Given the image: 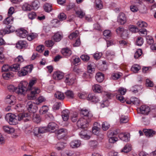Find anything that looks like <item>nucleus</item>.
Instances as JSON below:
<instances>
[{
    "mask_svg": "<svg viewBox=\"0 0 156 156\" xmlns=\"http://www.w3.org/2000/svg\"><path fill=\"white\" fill-rule=\"evenodd\" d=\"M79 33L77 30L75 31V32L71 34L69 36V37L70 39H73L76 38L78 35Z\"/></svg>",
    "mask_w": 156,
    "mask_h": 156,
    "instance_id": "nucleus-44",
    "label": "nucleus"
},
{
    "mask_svg": "<svg viewBox=\"0 0 156 156\" xmlns=\"http://www.w3.org/2000/svg\"><path fill=\"white\" fill-rule=\"evenodd\" d=\"M5 119L10 125H16L17 123L16 115L14 114L11 113L7 114Z\"/></svg>",
    "mask_w": 156,
    "mask_h": 156,
    "instance_id": "nucleus-4",
    "label": "nucleus"
},
{
    "mask_svg": "<svg viewBox=\"0 0 156 156\" xmlns=\"http://www.w3.org/2000/svg\"><path fill=\"white\" fill-rule=\"evenodd\" d=\"M102 55V53L98 52H96L94 55L93 57L96 60H98L100 59Z\"/></svg>",
    "mask_w": 156,
    "mask_h": 156,
    "instance_id": "nucleus-54",
    "label": "nucleus"
},
{
    "mask_svg": "<svg viewBox=\"0 0 156 156\" xmlns=\"http://www.w3.org/2000/svg\"><path fill=\"white\" fill-rule=\"evenodd\" d=\"M37 36V34L36 33H31L27 36V39L29 41H31L36 38Z\"/></svg>",
    "mask_w": 156,
    "mask_h": 156,
    "instance_id": "nucleus-36",
    "label": "nucleus"
},
{
    "mask_svg": "<svg viewBox=\"0 0 156 156\" xmlns=\"http://www.w3.org/2000/svg\"><path fill=\"white\" fill-rule=\"evenodd\" d=\"M80 57L84 62H87L90 59V57L88 55H81Z\"/></svg>",
    "mask_w": 156,
    "mask_h": 156,
    "instance_id": "nucleus-56",
    "label": "nucleus"
},
{
    "mask_svg": "<svg viewBox=\"0 0 156 156\" xmlns=\"http://www.w3.org/2000/svg\"><path fill=\"white\" fill-rule=\"evenodd\" d=\"M36 16V13L34 12H31L28 14L29 18L31 20L34 19Z\"/></svg>",
    "mask_w": 156,
    "mask_h": 156,
    "instance_id": "nucleus-60",
    "label": "nucleus"
},
{
    "mask_svg": "<svg viewBox=\"0 0 156 156\" xmlns=\"http://www.w3.org/2000/svg\"><path fill=\"white\" fill-rule=\"evenodd\" d=\"M70 147L73 148H76L79 147L81 144L80 141L78 140H73L70 143Z\"/></svg>",
    "mask_w": 156,
    "mask_h": 156,
    "instance_id": "nucleus-21",
    "label": "nucleus"
},
{
    "mask_svg": "<svg viewBox=\"0 0 156 156\" xmlns=\"http://www.w3.org/2000/svg\"><path fill=\"white\" fill-rule=\"evenodd\" d=\"M87 99L95 103L99 101L98 97L94 94H89L87 97Z\"/></svg>",
    "mask_w": 156,
    "mask_h": 156,
    "instance_id": "nucleus-23",
    "label": "nucleus"
},
{
    "mask_svg": "<svg viewBox=\"0 0 156 156\" xmlns=\"http://www.w3.org/2000/svg\"><path fill=\"white\" fill-rule=\"evenodd\" d=\"M94 71V69H88L87 73H84L83 74V76L85 77H86V76H89V74L93 73Z\"/></svg>",
    "mask_w": 156,
    "mask_h": 156,
    "instance_id": "nucleus-55",
    "label": "nucleus"
},
{
    "mask_svg": "<svg viewBox=\"0 0 156 156\" xmlns=\"http://www.w3.org/2000/svg\"><path fill=\"white\" fill-rule=\"evenodd\" d=\"M61 52L62 54L66 57L69 56L72 53L71 51L68 48L62 49Z\"/></svg>",
    "mask_w": 156,
    "mask_h": 156,
    "instance_id": "nucleus-26",
    "label": "nucleus"
},
{
    "mask_svg": "<svg viewBox=\"0 0 156 156\" xmlns=\"http://www.w3.org/2000/svg\"><path fill=\"white\" fill-rule=\"evenodd\" d=\"M48 128L49 131H55L58 128V125L54 122H50L48 125Z\"/></svg>",
    "mask_w": 156,
    "mask_h": 156,
    "instance_id": "nucleus-27",
    "label": "nucleus"
},
{
    "mask_svg": "<svg viewBox=\"0 0 156 156\" xmlns=\"http://www.w3.org/2000/svg\"><path fill=\"white\" fill-rule=\"evenodd\" d=\"M28 44L25 41H19L16 44V47L19 49H25L28 46Z\"/></svg>",
    "mask_w": 156,
    "mask_h": 156,
    "instance_id": "nucleus-12",
    "label": "nucleus"
},
{
    "mask_svg": "<svg viewBox=\"0 0 156 156\" xmlns=\"http://www.w3.org/2000/svg\"><path fill=\"white\" fill-rule=\"evenodd\" d=\"M36 104L35 102L33 103L31 101H29L27 102V107L29 112L34 113L36 112L37 109V107Z\"/></svg>",
    "mask_w": 156,
    "mask_h": 156,
    "instance_id": "nucleus-6",
    "label": "nucleus"
},
{
    "mask_svg": "<svg viewBox=\"0 0 156 156\" xmlns=\"http://www.w3.org/2000/svg\"><path fill=\"white\" fill-rule=\"evenodd\" d=\"M142 54V50L141 49H139L135 52L134 55V57L135 58H138Z\"/></svg>",
    "mask_w": 156,
    "mask_h": 156,
    "instance_id": "nucleus-48",
    "label": "nucleus"
},
{
    "mask_svg": "<svg viewBox=\"0 0 156 156\" xmlns=\"http://www.w3.org/2000/svg\"><path fill=\"white\" fill-rule=\"evenodd\" d=\"M46 101L45 98L43 96L39 97L35 101V103L37 105H39L41 103Z\"/></svg>",
    "mask_w": 156,
    "mask_h": 156,
    "instance_id": "nucleus-37",
    "label": "nucleus"
},
{
    "mask_svg": "<svg viewBox=\"0 0 156 156\" xmlns=\"http://www.w3.org/2000/svg\"><path fill=\"white\" fill-rule=\"evenodd\" d=\"M127 21V18L123 12H120L117 17V22L121 25H124Z\"/></svg>",
    "mask_w": 156,
    "mask_h": 156,
    "instance_id": "nucleus-7",
    "label": "nucleus"
},
{
    "mask_svg": "<svg viewBox=\"0 0 156 156\" xmlns=\"http://www.w3.org/2000/svg\"><path fill=\"white\" fill-rule=\"evenodd\" d=\"M139 84L133 86L131 89V90L133 92L136 93L141 88Z\"/></svg>",
    "mask_w": 156,
    "mask_h": 156,
    "instance_id": "nucleus-42",
    "label": "nucleus"
},
{
    "mask_svg": "<svg viewBox=\"0 0 156 156\" xmlns=\"http://www.w3.org/2000/svg\"><path fill=\"white\" fill-rule=\"evenodd\" d=\"M104 78V75L102 73L99 72L97 73L96 76V79L99 82H102Z\"/></svg>",
    "mask_w": 156,
    "mask_h": 156,
    "instance_id": "nucleus-30",
    "label": "nucleus"
},
{
    "mask_svg": "<svg viewBox=\"0 0 156 156\" xmlns=\"http://www.w3.org/2000/svg\"><path fill=\"white\" fill-rule=\"evenodd\" d=\"M24 59L22 56L19 55L14 60L15 63L11 66H9L8 65H4L2 67V68H19L20 67L21 63L23 62Z\"/></svg>",
    "mask_w": 156,
    "mask_h": 156,
    "instance_id": "nucleus-3",
    "label": "nucleus"
},
{
    "mask_svg": "<svg viewBox=\"0 0 156 156\" xmlns=\"http://www.w3.org/2000/svg\"><path fill=\"white\" fill-rule=\"evenodd\" d=\"M93 91L95 92L100 93L102 92V88L99 85L96 84L94 85L92 87Z\"/></svg>",
    "mask_w": 156,
    "mask_h": 156,
    "instance_id": "nucleus-29",
    "label": "nucleus"
},
{
    "mask_svg": "<svg viewBox=\"0 0 156 156\" xmlns=\"http://www.w3.org/2000/svg\"><path fill=\"white\" fill-rule=\"evenodd\" d=\"M120 76L119 73H115L112 74L111 77L112 79L116 80L119 78Z\"/></svg>",
    "mask_w": 156,
    "mask_h": 156,
    "instance_id": "nucleus-63",
    "label": "nucleus"
},
{
    "mask_svg": "<svg viewBox=\"0 0 156 156\" xmlns=\"http://www.w3.org/2000/svg\"><path fill=\"white\" fill-rule=\"evenodd\" d=\"M143 38L140 37H138L136 41V44L137 45L140 46L143 44Z\"/></svg>",
    "mask_w": 156,
    "mask_h": 156,
    "instance_id": "nucleus-49",
    "label": "nucleus"
},
{
    "mask_svg": "<svg viewBox=\"0 0 156 156\" xmlns=\"http://www.w3.org/2000/svg\"><path fill=\"white\" fill-rule=\"evenodd\" d=\"M47 131L46 127H41L38 128H36L34 129V132L35 135L38 133H42L46 132Z\"/></svg>",
    "mask_w": 156,
    "mask_h": 156,
    "instance_id": "nucleus-14",
    "label": "nucleus"
},
{
    "mask_svg": "<svg viewBox=\"0 0 156 156\" xmlns=\"http://www.w3.org/2000/svg\"><path fill=\"white\" fill-rule=\"evenodd\" d=\"M146 39L147 43L149 44H152L154 42L153 38L151 36H146Z\"/></svg>",
    "mask_w": 156,
    "mask_h": 156,
    "instance_id": "nucleus-52",
    "label": "nucleus"
},
{
    "mask_svg": "<svg viewBox=\"0 0 156 156\" xmlns=\"http://www.w3.org/2000/svg\"><path fill=\"white\" fill-rule=\"evenodd\" d=\"M17 32V35L23 38L26 37L28 34L27 31L23 28H21L20 30H18Z\"/></svg>",
    "mask_w": 156,
    "mask_h": 156,
    "instance_id": "nucleus-16",
    "label": "nucleus"
},
{
    "mask_svg": "<svg viewBox=\"0 0 156 156\" xmlns=\"http://www.w3.org/2000/svg\"><path fill=\"white\" fill-rule=\"evenodd\" d=\"M65 94L66 97L68 98L73 99L74 98V94L72 91L68 90L65 93Z\"/></svg>",
    "mask_w": 156,
    "mask_h": 156,
    "instance_id": "nucleus-32",
    "label": "nucleus"
},
{
    "mask_svg": "<svg viewBox=\"0 0 156 156\" xmlns=\"http://www.w3.org/2000/svg\"><path fill=\"white\" fill-rule=\"evenodd\" d=\"M27 82L22 81L19 84L18 88L15 87L13 85H10L8 86V89L11 92L15 91L18 94L24 95L27 91Z\"/></svg>",
    "mask_w": 156,
    "mask_h": 156,
    "instance_id": "nucleus-2",
    "label": "nucleus"
},
{
    "mask_svg": "<svg viewBox=\"0 0 156 156\" xmlns=\"http://www.w3.org/2000/svg\"><path fill=\"white\" fill-rule=\"evenodd\" d=\"M48 110V108L47 106L44 105L41 108L40 111L42 112V113L44 114Z\"/></svg>",
    "mask_w": 156,
    "mask_h": 156,
    "instance_id": "nucleus-58",
    "label": "nucleus"
},
{
    "mask_svg": "<svg viewBox=\"0 0 156 156\" xmlns=\"http://www.w3.org/2000/svg\"><path fill=\"white\" fill-rule=\"evenodd\" d=\"M65 82L68 85L73 84L75 81V78L73 77V75L72 74H69L65 76Z\"/></svg>",
    "mask_w": 156,
    "mask_h": 156,
    "instance_id": "nucleus-10",
    "label": "nucleus"
},
{
    "mask_svg": "<svg viewBox=\"0 0 156 156\" xmlns=\"http://www.w3.org/2000/svg\"><path fill=\"white\" fill-rule=\"evenodd\" d=\"M131 100L133 104L136 105H139L140 103V100L138 98L135 97H131Z\"/></svg>",
    "mask_w": 156,
    "mask_h": 156,
    "instance_id": "nucleus-46",
    "label": "nucleus"
},
{
    "mask_svg": "<svg viewBox=\"0 0 156 156\" xmlns=\"http://www.w3.org/2000/svg\"><path fill=\"white\" fill-rule=\"evenodd\" d=\"M55 96L56 98L60 100H62L65 98L64 94L60 92H57L55 94Z\"/></svg>",
    "mask_w": 156,
    "mask_h": 156,
    "instance_id": "nucleus-33",
    "label": "nucleus"
},
{
    "mask_svg": "<svg viewBox=\"0 0 156 156\" xmlns=\"http://www.w3.org/2000/svg\"><path fill=\"white\" fill-rule=\"evenodd\" d=\"M136 24L140 27H146L147 26V23L142 21H138L137 23Z\"/></svg>",
    "mask_w": 156,
    "mask_h": 156,
    "instance_id": "nucleus-43",
    "label": "nucleus"
},
{
    "mask_svg": "<svg viewBox=\"0 0 156 156\" xmlns=\"http://www.w3.org/2000/svg\"><path fill=\"white\" fill-rule=\"evenodd\" d=\"M69 111L68 109L63 110L62 112V117L64 121H67L69 117Z\"/></svg>",
    "mask_w": 156,
    "mask_h": 156,
    "instance_id": "nucleus-24",
    "label": "nucleus"
},
{
    "mask_svg": "<svg viewBox=\"0 0 156 156\" xmlns=\"http://www.w3.org/2000/svg\"><path fill=\"white\" fill-rule=\"evenodd\" d=\"M106 55L108 58L111 57L113 58L115 55L114 52L112 50H108L106 52Z\"/></svg>",
    "mask_w": 156,
    "mask_h": 156,
    "instance_id": "nucleus-39",
    "label": "nucleus"
},
{
    "mask_svg": "<svg viewBox=\"0 0 156 156\" xmlns=\"http://www.w3.org/2000/svg\"><path fill=\"white\" fill-rule=\"evenodd\" d=\"M46 45L47 47H52L54 45V43L52 40H48L45 41Z\"/></svg>",
    "mask_w": 156,
    "mask_h": 156,
    "instance_id": "nucleus-64",
    "label": "nucleus"
},
{
    "mask_svg": "<svg viewBox=\"0 0 156 156\" xmlns=\"http://www.w3.org/2000/svg\"><path fill=\"white\" fill-rule=\"evenodd\" d=\"M64 76V73L60 71L54 72L53 76L56 80H60L62 79Z\"/></svg>",
    "mask_w": 156,
    "mask_h": 156,
    "instance_id": "nucleus-17",
    "label": "nucleus"
},
{
    "mask_svg": "<svg viewBox=\"0 0 156 156\" xmlns=\"http://www.w3.org/2000/svg\"><path fill=\"white\" fill-rule=\"evenodd\" d=\"M58 18L60 21H63L66 19V16L64 13H60L58 16Z\"/></svg>",
    "mask_w": 156,
    "mask_h": 156,
    "instance_id": "nucleus-57",
    "label": "nucleus"
},
{
    "mask_svg": "<svg viewBox=\"0 0 156 156\" xmlns=\"http://www.w3.org/2000/svg\"><path fill=\"white\" fill-rule=\"evenodd\" d=\"M44 49V47L43 45H40L37 47L36 48V51L38 52L41 53Z\"/></svg>",
    "mask_w": 156,
    "mask_h": 156,
    "instance_id": "nucleus-62",
    "label": "nucleus"
},
{
    "mask_svg": "<svg viewBox=\"0 0 156 156\" xmlns=\"http://www.w3.org/2000/svg\"><path fill=\"white\" fill-rule=\"evenodd\" d=\"M30 114L28 113L20 114L17 115H16L17 122L18 121L23 120L24 121L26 122L29 120L28 118L30 116Z\"/></svg>",
    "mask_w": 156,
    "mask_h": 156,
    "instance_id": "nucleus-8",
    "label": "nucleus"
},
{
    "mask_svg": "<svg viewBox=\"0 0 156 156\" xmlns=\"http://www.w3.org/2000/svg\"><path fill=\"white\" fill-rule=\"evenodd\" d=\"M5 101L8 104L13 105L16 102V97L13 95H8L6 98Z\"/></svg>",
    "mask_w": 156,
    "mask_h": 156,
    "instance_id": "nucleus-13",
    "label": "nucleus"
},
{
    "mask_svg": "<svg viewBox=\"0 0 156 156\" xmlns=\"http://www.w3.org/2000/svg\"><path fill=\"white\" fill-rule=\"evenodd\" d=\"M6 30L5 29H2L0 31V34L1 35H3L6 34H8L10 33V32L9 30Z\"/></svg>",
    "mask_w": 156,
    "mask_h": 156,
    "instance_id": "nucleus-59",
    "label": "nucleus"
},
{
    "mask_svg": "<svg viewBox=\"0 0 156 156\" xmlns=\"http://www.w3.org/2000/svg\"><path fill=\"white\" fill-rule=\"evenodd\" d=\"M18 71V75L19 76H24L27 75L28 73L27 70L25 69H19V70H16V71Z\"/></svg>",
    "mask_w": 156,
    "mask_h": 156,
    "instance_id": "nucleus-31",
    "label": "nucleus"
},
{
    "mask_svg": "<svg viewBox=\"0 0 156 156\" xmlns=\"http://www.w3.org/2000/svg\"><path fill=\"white\" fill-rule=\"evenodd\" d=\"M119 136L121 140L124 141L128 142L129 140L130 136L128 133H120L119 135Z\"/></svg>",
    "mask_w": 156,
    "mask_h": 156,
    "instance_id": "nucleus-19",
    "label": "nucleus"
},
{
    "mask_svg": "<svg viewBox=\"0 0 156 156\" xmlns=\"http://www.w3.org/2000/svg\"><path fill=\"white\" fill-rule=\"evenodd\" d=\"M4 131L8 133H13L15 131V129L12 127H9L7 126H4L3 127Z\"/></svg>",
    "mask_w": 156,
    "mask_h": 156,
    "instance_id": "nucleus-28",
    "label": "nucleus"
},
{
    "mask_svg": "<svg viewBox=\"0 0 156 156\" xmlns=\"http://www.w3.org/2000/svg\"><path fill=\"white\" fill-rule=\"evenodd\" d=\"M89 132V131H87V130L83 129L80 132L79 135L82 138L88 139L90 137V136L88 135Z\"/></svg>",
    "mask_w": 156,
    "mask_h": 156,
    "instance_id": "nucleus-20",
    "label": "nucleus"
},
{
    "mask_svg": "<svg viewBox=\"0 0 156 156\" xmlns=\"http://www.w3.org/2000/svg\"><path fill=\"white\" fill-rule=\"evenodd\" d=\"M76 13L78 17L80 18H82L85 16V13L80 9L76 11Z\"/></svg>",
    "mask_w": 156,
    "mask_h": 156,
    "instance_id": "nucleus-40",
    "label": "nucleus"
},
{
    "mask_svg": "<svg viewBox=\"0 0 156 156\" xmlns=\"http://www.w3.org/2000/svg\"><path fill=\"white\" fill-rule=\"evenodd\" d=\"M129 121L128 117L126 116L122 115L120 119L121 123H126Z\"/></svg>",
    "mask_w": 156,
    "mask_h": 156,
    "instance_id": "nucleus-45",
    "label": "nucleus"
},
{
    "mask_svg": "<svg viewBox=\"0 0 156 156\" xmlns=\"http://www.w3.org/2000/svg\"><path fill=\"white\" fill-rule=\"evenodd\" d=\"M89 121V120L86 118H81L77 121V125L79 128H85L87 127V124Z\"/></svg>",
    "mask_w": 156,
    "mask_h": 156,
    "instance_id": "nucleus-5",
    "label": "nucleus"
},
{
    "mask_svg": "<svg viewBox=\"0 0 156 156\" xmlns=\"http://www.w3.org/2000/svg\"><path fill=\"white\" fill-rule=\"evenodd\" d=\"M146 85L147 87H152L153 86V82L149 79L146 80Z\"/></svg>",
    "mask_w": 156,
    "mask_h": 156,
    "instance_id": "nucleus-61",
    "label": "nucleus"
},
{
    "mask_svg": "<svg viewBox=\"0 0 156 156\" xmlns=\"http://www.w3.org/2000/svg\"><path fill=\"white\" fill-rule=\"evenodd\" d=\"M37 79L35 78L30 80L29 83L27 88V91L30 90V93L27 95V98L29 100H34L36 98L37 94L40 92L41 90L37 87H33V86L37 82Z\"/></svg>",
    "mask_w": 156,
    "mask_h": 156,
    "instance_id": "nucleus-1",
    "label": "nucleus"
},
{
    "mask_svg": "<svg viewBox=\"0 0 156 156\" xmlns=\"http://www.w3.org/2000/svg\"><path fill=\"white\" fill-rule=\"evenodd\" d=\"M33 120L34 122L37 123L39 122L41 120L39 115L37 114H34L33 116Z\"/></svg>",
    "mask_w": 156,
    "mask_h": 156,
    "instance_id": "nucleus-47",
    "label": "nucleus"
},
{
    "mask_svg": "<svg viewBox=\"0 0 156 156\" xmlns=\"http://www.w3.org/2000/svg\"><path fill=\"white\" fill-rule=\"evenodd\" d=\"M143 131L146 136L148 137L153 136L155 134V132L151 129H144Z\"/></svg>",
    "mask_w": 156,
    "mask_h": 156,
    "instance_id": "nucleus-22",
    "label": "nucleus"
},
{
    "mask_svg": "<svg viewBox=\"0 0 156 156\" xmlns=\"http://www.w3.org/2000/svg\"><path fill=\"white\" fill-rule=\"evenodd\" d=\"M44 10L47 12H49L51 11L52 9V6L51 4L46 3L43 6Z\"/></svg>",
    "mask_w": 156,
    "mask_h": 156,
    "instance_id": "nucleus-35",
    "label": "nucleus"
},
{
    "mask_svg": "<svg viewBox=\"0 0 156 156\" xmlns=\"http://www.w3.org/2000/svg\"><path fill=\"white\" fill-rule=\"evenodd\" d=\"M80 114L84 116V118H86L90 120L92 117V114L89 112L87 110H82Z\"/></svg>",
    "mask_w": 156,
    "mask_h": 156,
    "instance_id": "nucleus-18",
    "label": "nucleus"
},
{
    "mask_svg": "<svg viewBox=\"0 0 156 156\" xmlns=\"http://www.w3.org/2000/svg\"><path fill=\"white\" fill-rule=\"evenodd\" d=\"M63 37V35L62 33H60L59 32L55 34L53 37V39L55 42H59Z\"/></svg>",
    "mask_w": 156,
    "mask_h": 156,
    "instance_id": "nucleus-25",
    "label": "nucleus"
},
{
    "mask_svg": "<svg viewBox=\"0 0 156 156\" xmlns=\"http://www.w3.org/2000/svg\"><path fill=\"white\" fill-rule=\"evenodd\" d=\"M22 9L24 11H30L32 8L30 5L25 3L22 6Z\"/></svg>",
    "mask_w": 156,
    "mask_h": 156,
    "instance_id": "nucleus-41",
    "label": "nucleus"
},
{
    "mask_svg": "<svg viewBox=\"0 0 156 156\" xmlns=\"http://www.w3.org/2000/svg\"><path fill=\"white\" fill-rule=\"evenodd\" d=\"M103 35L106 38H108L111 36L112 33L110 30H105L103 32Z\"/></svg>",
    "mask_w": 156,
    "mask_h": 156,
    "instance_id": "nucleus-51",
    "label": "nucleus"
},
{
    "mask_svg": "<svg viewBox=\"0 0 156 156\" xmlns=\"http://www.w3.org/2000/svg\"><path fill=\"white\" fill-rule=\"evenodd\" d=\"M17 69H2V72H5L2 74V76L5 79L7 80L11 75V73L9 72L10 71H16Z\"/></svg>",
    "mask_w": 156,
    "mask_h": 156,
    "instance_id": "nucleus-9",
    "label": "nucleus"
},
{
    "mask_svg": "<svg viewBox=\"0 0 156 156\" xmlns=\"http://www.w3.org/2000/svg\"><path fill=\"white\" fill-rule=\"evenodd\" d=\"M13 20L14 18L12 16H9L4 20L3 23L5 25H8V27L7 28L10 29L11 26L9 24H11L13 23Z\"/></svg>",
    "mask_w": 156,
    "mask_h": 156,
    "instance_id": "nucleus-11",
    "label": "nucleus"
},
{
    "mask_svg": "<svg viewBox=\"0 0 156 156\" xmlns=\"http://www.w3.org/2000/svg\"><path fill=\"white\" fill-rule=\"evenodd\" d=\"M110 127V125L106 122H103L102 125V128L104 131L108 129Z\"/></svg>",
    "mask_w": 156,
    "mask_h": 156,
    "instance_id": "nucleus-50",
    "label": "nucleus"
},
{
    "mask_svg": "<svg viewBox=\"0 0 156 156\" xmlns=\"http://www.w3.org/2000/svg\"><path fill=\"white\" fill-rule=\"evenodd\" d=\"M39 3L38 0H34L32 2V8L34 10H37L39 8Z\"/></svg>",
    "mask_w": 156,
    "mask_h": 156,
    "instance_id": "nucleus-34",
    "label": "nucleus"
},
{
    "mask_svg": "<svg viewBox=\"0 0 156 156\" xmlns=\"http://www.w3.org/2000/svg\"><path fill=\"white\" fill-rule=\"evenodd\" d=\"M140 111L142 114L147 115L150 111V108L147 106L143 105L140 108Z\"/></svg>",
    "mask_w": 156,
    "mask_h": 156,
    "instance_id": "nucleus-15",
    "label": "nucleus"
},
{
    "mask_svg": "<svg viewBox=\"0 0 156 156\" xmlns=\"http://www.w3.org/2000/svg\"><path fill=\"white\" fill-rule=\"evenodd\" d=\"M79 98L81 99H84L86 98L87 94L84 92H78L77 94Z\"/></svg>",
    "mask_w": 156,
    "mask_h": 156,
    "instance_id": "nucleus-53",
    "label": "nucleus"
},
{
    "mask_svg": "<svg viewBox=\"0 0 156 156\" xmlns=\"http://www.w3.org/2000/svg\"><path fill=\"white\" fill-rule=\"evenodd\" d=\"M131 150V146L129 144H126L123 148L121 150L122 152L127 153Z\"/></svg>",
    "mask_w": 156,
    "mask_h": 156,
    "instance_id": "nucleus-38",
    "label": "nucleus"
}]
</instances>
